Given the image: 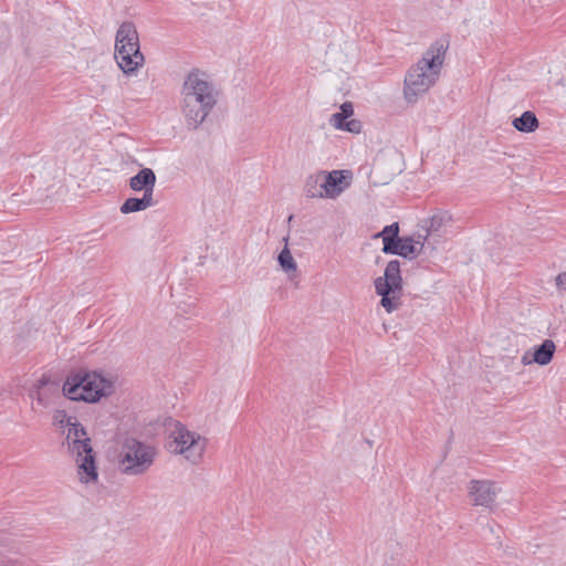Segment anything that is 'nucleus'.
<instances>
[{
  "label": "nucleus",
  "mask_w": 566,
  "mask_h": 566,
  "mask_svg": "<svg viewBox=\"0 0 566 566\" xmlns=\"http://www.w3.org/2000/svg\"><path fill=\"white\" fill-rule=\"evenodd\" d=\"M180 95V111L186 124L196 129L217 105L219 91L207 73L195 69L185 76Z\"/></svg>",
  "instance_id": "f257e3e1"
},
{
  "label": "nucleus",
  "mask_w": 566,
  "mask_h": 566,
  "mask_svg": "<svg viewBox=\"0 0 566 566\" xmlns=\"http://www.w3.org/2000/svg\"><path fill=\"white\" fill-rule=\"evenodd\" d=\"M64 447L75 465L77 481L85 486L95 485L98 481L96 452L86 430L74 417L66 418Z\"/></svg>",
  "instance_id": "f03ea898"
},
{
  "label": "nucleus",
  "mask_w": 566,
  "mask_h": 566,
  "mask_svg": "<svg viewBox=\"0 0 566 566\" xmlns=\"http://www.w3.org/2000/svg\"><path fill=\"white\" fill-rule=\"evenodd\" d=\"M444 56V44L436 42L408 70L403 82V96L408 103H416L436 84L441 73Z\"/></svg>",
  "instance_id": "7ed1b4c3"
},
{
  "label": "nucleus",
  "mask_w": 566,
  "mask_h": 566,
  "mask_svg": "<svg viewBox=\"0 0 566 566\" xmlns=\"http://www.w3.org/2000/svg\"><path fill=\"white\" fill-rule=\"evenodd\" d=\"M62 391L73 401L95 403L113 394L114 381L97 371L80 370L66 378Z\"/></svg>",
  "instance_id": "20e7f679"
},
{
  "label": "nucleus",
  "mask_w": 566,
  "mask_h": 566,
  "mask_svg": "<svg viewBox=\"0 0 566 566\" xmlns=\"http://www.w3.org/2000/svg\"><path fill=\"white\" fill-rule=\"evenodd\" d=\"M208 440L199 432L188 429L179 421L171 422L167 438V450L176 455H181L192 464L201 461Z\"/></svg>",
  "instance_id": "39448f33"
},
{
  "label": "nucleus",
  "mask_w": 566,
  "mask_h": 566,
  "mask_svg": "<svg viewBox=\"0 0 566 566\" xmlns=\"http://www.w3.org/2000/svg\"><path fill=\"white\" fill-rule=\"evenodd\" d=\"M115 60L126 75H134L144 65L145 57L140 52L139 36L136 27L130 22L119 25L115 38Z\"/></svg>",
  "instance_id": "423d86ee"
},
{
  "label": "nucleus",
  "mask_w": 566,
  "mask_h": 566,
  "mask_svg": "<svg viewBox=\"0 0 566 566\" xmlns=\"http://www.w3.org/2000/svg\"><path fill=\"white\" fill-rule=\"evenodd\" d=\"M157 455L158 450L154 444L136 438H127L120 447L118 464L126 475H142L153 467Z\"/></svg>",
  "instance_id": "0eeeda50"
},
{
  "label": "nucleus",
  "mask_w": 566,
  "mask_h": 566,
  "mask_svg": "<svg viewBox=\"0 0 566 566\" xmlns=\"http://www.w3.org/2000/svg\"><path fill=\"white\" fill-rule=\"evenodd\" d=\"M376 294L381 297L380 305L387 313H392L402 305V277L398 260L389 261L384 275L375 279Z\"/></svg>",
  "instance_id": "6e6552de"
},
{
  "label": "nucleus",
  "mask_w": 566,
  "mask_h": 566,
  "mask_svg": "<svg viewBox=\"0 0 566 566\" xmlns=\"http://www.w3.org/2000/svg\"><path fill=\"white\" fill-rule=\"evenodd\" d=\"M313 180L321 182L326 199H336L349 188L353 174L350 170L318 171Z\"/></svg>",
  "instance_id": "1a4fd4ad"
},
{
  "label": "nucleus",
  "mask_w": 566,
  "mask_h": 566,
  "mask_svg": "<svg viewBox=\"0 0 566 566\" xmlns=\"http://www.w3.org/2000/svg\"><path fill=\"white\" fill-rule=\"evenodd\" d=\"M501 488L490 480H472L468 486V494L472 504L476 506L491 507Z\"/></svg>",
  "instance_id": "9d476101"
},
{
  "label": "nucleus",
  "mask_w": 566,
  "mask_h": 566,
  "mask_svg": "<svg viewBox=\"0 0 566 566\" xmlns=\"http://www.w3.org/2000/svg\"><path fill=\"white\" fill-rule=\"evenodd\" d=\"M57 396V386L45 378H41L30 391L32 409L38 412L50 408Z\"/></svg>",
  "instance_id": "9b49d317"
},
{
  "label": "nucleus",
  "mask_w": 566,
  "mask_h": 566,
  "mask_svg": "<svg viewBox=\"0 0 566 566\" xmlns=\"http://www.w3.org/2000/svg\"><path fill=\"white\" fill-rule=\"evenodd\" d=\"M354 106L350 102H345L340 105L339 112L334 113L329 118V124L338 130H345L352 134H359L361 132L360 120L353 118Z\"/></svg>",
  "instance_id": "f8f14e48"
},
{
  "label": "nucleus",
  "mask_w": 566,
  "mask_h": 566,
  "mask_svg": "<svg viewBox=\"0 0 566 566\" xmlns=\"http://www.w3.org/2000/svg\"><path fill=\"white\" fill-rule=\"evenodd\" d=\"M555 350V343L552 339H545L539 346L534 348L533 353L526 352L523 354L522 364L524 366L531 364L546 366L552 361Z\"/></svg>",
  "instance_id": "ddd939ff"
},
{
  "label": "nucleus",
  "mask_w": 566,
  "mask_h": 566,
  "mask_svg": "<svg viewBox=\"0 0 566 566\" xmlns=\"http://www.w3.org/2000/svg\"><path fill=\"white\" fill-rule=\"evenodd\" d=\"M423 249V242L416 241L412 238L403 237L398 238L391 247V252L387 254H397L407 259H415Z\"/></svg>",
  "instance_id": "4468645a"
},
{
  "label": "nucleus",
  "mask_w": 566,
  "mask_h": 566,
  "mask_svg": "<svg viewBox=\"0 0 566 566\" xmlns=\"http://www.w3.org/2000/svg\"><path fill=\"white\" fill-rule=\"evenodd\" d=\"M156 175L150 168H143L129 179V187L134 191H144L154 196Z\"/></svg>",
  "instance_id": "2eb2a0df"
},
{
  "label": "nucleus",
  "mask_w": 566,
  "mask_h": 566,
  "mask_svg": "<svg viewBox=\"0 0 566 566\" xmlns=\"http://www.w3.org/2000/svg\"><path fill=\"white\" fill-rule=\"evenodd\" d=\"M156 203L154 196H149V193H144L142 198H128L120 206V212L124 214L144 211L150 207H154Z\"/></svg>",
  "instance_id": "dca6fc26"
},
{
  "label": "nucleus",
  "mask_w": 566,
  "mask_h": 566,
  "mask_svg": "<svg viewBox=\"0 0 566 566\" xmlns=\"http://www.w3.org/2000/svg\"><path fill=\"white\" fill-rule=\"evenodd\" d=\"M512 125L518 132L533 133L538 128L539 124L536 115L531 111H526L520 117L514 118Z\"/></svg>",
  "instance_id": "f3484780"
},
{
  "label": "nucleus",
  "mask_w": 566,
  "mask_h": 566,
  "mask_svg": "<svg viewBox=\"0 0 566 566\" xmlns=\"http://www.w3.org/2000/svg\"><path fill=\"white\" fill-rule=\"evenodd\" d=\"M399 224L397 222L386 226L381 232H379L376 237H381L384 242V252H391V247L399 238Z\"/></svg>",
  "instance_id": "a211bd4d"
},
{
  "label": "nucleus",
  "mask_w": 566,
  "mask_h": 566,
  "mask_svg": "<svg viewBox=\"0 0 566 566\" xmlns=\"http://www.w3.org/2000/svg\"><path fill=\"white\" fill-rule=\"evenodd\" d=\"M277 261L285 273H295L297 271V264L287 245L280 252Z\"/></svg>",
  "instance_id": "6ab92c4d"
},
{
  "label": "nucleus",
  "mask_w": 566,
  "mask_h": 566,
  "mask_svg": "<svg viewBox=\"0 0 566 566\" xmlns=\"http://www.w3.org/2000/svg\"><path fill=\"white\" fill-rule=\"evenodd\" d=\"M313 179H315V174L310 176L305 184V193L308 198H325L323 195V188L321 186V182H315Z\"/></svg>",
  "instance_id": "aec40b11"
},
{
  "label": "nucleus",
  "mask_w": 566,
  "mask_h": 566,
  "mask_svg": "<svg viewBox=\"0 0 566 566\" xmlns=\"http://www.w3.org/2000/svg\"><path fill=\"white\" fill-rule=\"evenodd\" d=\"M448 219H449L448 216L443 214V213L432 216L429 220L428 231L429 232L439 231Z\"/></svg>",
  "instance_id": "412c9836"
},
{
  "label": "nucleus",
  "mask_w": 566,
  "mask_h": 566,
  "mask_svg": "<svg viewBox=\"0 0 566 566\" xmlns=\"http://www.w3.org/2000/svg\"><path fill=\"white\" fill-rule=\"evenodd\" d=\"M557 291L563 294L566 292V272L559 273L555 279Z\"/></svg>",
  "instance_id": "4be33fe9"
},
{
  "label": "nucleus",
  "mask_w": 566,
  "mask_h": 566,
  "mask_svg": "<svg viewBox=\"0 0 566 566\" xmlns=\"http://www.w3.org/2000/svg\"><path fill=\"white\" fill-rule=\"evenodd\" d=\"M55 420H57V421H60V422H63V420H62V419H60V416H59V415H57V416H55Z\"/></svg>",
  "instance_id": "5701e85b"
}]
</instances>
